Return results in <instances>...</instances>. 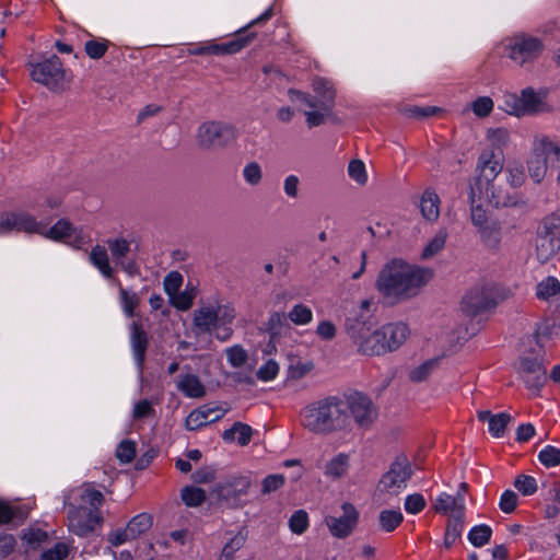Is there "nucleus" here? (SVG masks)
Wrapping results in <instances>:
<instances>
[{
	"label": "nucleus",
	"mask_w": 560,
	"mask_h": 560,
	"mask_svg": "<svg viewBox=\"0 0 560 560\" xmlns=\"http://www.w3.org/2000/svg\"><path fill=\"white\" fill-rule=\"evenodd\" d=\"M432 279V269L394 258L381 268L375 289L386 303L395 305L418 296Z\"/></svg>",
	"instance_id": "f257e3e1"
},
{
	"label": "nucleus",
	"mask_w": 560,
	"mask_h": 560,
	"mask_svg": "<svg viewBox=\"0 0 560 560\" xmlns=\"http://www.w3.org/2000/svg\"><path fill=\"white\" fill-rule=\"evenodd\" d=\"M104 502V494L92 483H84L73 490L65 503L69 530L77 536L85 537L100 529L105 522L101 511Z\"/></svg>",
	"instance_id": "f03ea898"
},
{
	"label": "nucleus",
	"mask_w": 560,
	"mask_h": 560,
	"mask_svg": "<svg viewBox=\"0 0 560 560\" xmlns=\"http://www.w3.org/2000/svg\"><path fill=\"white\" fill-rule=\"evenodd\" d=\"M235 318L236 311L231 303H201L192 312L191 329L196 336L214 335L217 339L226 341L233 335Z\"/></svg>",
	"instance_id": "7ed1b4c3"
},
{
	"label": "nucleus",
	"mask_w": 560,
	"mask_h": 560,
	"mask_svg": "<svg viewBox=\"0 0 560 560\" xmlns=\"http://www.w3.org/2000/svg\"><path fill=\"white\" fill-rule=\"evenodd\" d=\"M273 16V9L268 8L261 15L249 22L245 27L236 32L235 37L229 42L218 43L217 40H206L188 48L190 56H232L247 47L256 37L255 33L244 34L248 28L260 25Z\"/></svg>",
	"instance_id": "20e7f679"
},
{
	"label": "nucleus",
	"mask_w": 560,
	"mask_h": 560,
	"mask_svg": "<svg viewBox=\"0 0 560 560\" xmlns=\"http://www.w3.org/2000/svg\"><path fill=\"white\" fill-rule=\"evenodd\" d=\"M346 331L360 354L373 357L386 353L380 328H374L370 322L348 318Z\"/></svg>",
	"instance_id": "39448f33"
},
{
	"label": "nucleus",
	"mask_w": 560,
	"mask_h": 560,
	"mask_svg": "<svg viewBox=\"0 0 560 560\" xmlns=\"http://www.w3.org/2000/svg\"><path fill=\"white\" fill-rule=\"evenodd\" d=\"M545 48L546 46L541 38L521 32L506 40L504 50L511 61L520 67H524L539 59Z\"/></svg>",
	"instance_id": "423d86ee"
},
{
	"label": "nucleus",
	"mask_w": 560,
	"mask_h": 560,
	"mask_svg": "<svg viewBox=\"0 0 560 560\" xmlns=\"http://www.w3.org/2000/svg\"><path fill=\"white\" fill-rule=\"evenodd\" d=\"M342 398L351 425L355 424L358 429L364 431L370 430L378 417V409L372 398L359 390L343 393Z\"/></svg>",
	"instance_id": "0eeeda50"
},
{
	"label": "nucleus",
	"mask_w": 560,
	"mask_h": 560,
	"mask_svg": "<svg viewBox=\"0 0 560 560\" xmlns=\"http://www.w3.org/2000/svg\"><path fill=\"white\" fill-rule=\"evenodd\" d=\"M30 75L32 80L54 92H62L68 85L66 70L61 59L56 55L43 61L30 63Z\"/></svg>",
	"instance_id": "6e6552de"
},
{
	"label": "nucleus",
	"mask_w": 560,
	"mask_h": 560,
	"mask_svg": "<svg viewBox=\"0 0 560 560\" xmlns=\"http://www.w3.org/2000/svg\"><path fill=\"white\" fill-rule=\"evenodd\" d=\"M198 142L202 148H224L237 138L236 129L228 124L208 121L198 128Z\"/></svg>",
	"instance_id": "1a4fd4ad"
},
{
	"label": "nucleus",
	"mask_w": 560,
	"mask_h": 560,
	"mask_svg": "<svg viewBox=\"0 0 560 560\" xmlns=\"http://www.w3.org/2000/svg\"><path fill=\"white\" fill-rule=\"evenodd\" d=\"M44 231L45 223L26 211H8L0 214V234L10 232L39 234Z\"/></svg>",
	"instance_id": "9d476101"
},
{
	"label": "nucleus",
	"mask_w": 560,
	"mask_h": 560,
	"mask_svg": "<svg viewBox=\"0 0 560 560\" xmlns=\"http://www.w3.org/2000/svg\"><path fill=\"white\" fill-rule=\"evenodd\" d=\"M514 104L511 114L516 116L537 115L541 113L551 112V106L548 105L545 92H536L532 88L524 89L521 95H510Z\"/></svg>",
	"instance_id": "9b49d317"
},
{
	"label": "nucleus",
	"mask_w": 560,
	"mask_h": 560,
	"mask_svg": "<svg viewBox=\"0 0 560 560\" xmlns=\"http://www.w3.org/2000/svg\"><path fill=\"white\" fill-rule=\"evenodd\" d=\"M300 421L301 425L312 433L331 434L327 419L325 397L306 405L300 412Z\"/></svg>",
	"instance_id": "f8f14e48"
},
{
	"label": "nucleus",
	"mask_w": 560,
	"mask_h": 560,
	"mask_svg": "<svg viewBox=\"0 0 560 560\" xmlns=\"http://www.w3.org/2000/svg\"><path fill=\"white\" fill-rule=\"evenodd\" d=\"M495 305V291L491 284L474 287L463 299L462 310L469 316H475Z\"/></svg>",
	"instance_id": "ddd939ff"
},
{
	"label": "nucleus",
	"mask_w": 560,
	"mask_h": 560,
	"mask_svg": "<svg viewBox=\"0 0 560 560\" xmlns=\"http://www.w3.org/2000/svg\"><path fill=\"white\" fill-rule=\"evenodd\" d=\"M341 511L342 514L340 516L328 515L325 517V524L329 533L338 539L349 537L359 523V512L353 504L349 502L342 503Z\"/></svg>",
	"instance_id": "4468645a"
},
{
	"label": "nucleus",
	"mask_w": 560,
	"mask_h": 560,
	"mask_svg": "<svg viewBox=\"0 0 560 560\" xmlns=\"http://www.w3.org/2000/svg\"><path fill=\"white\" fill-rule=\"evenodd\" d=\"M107 247L116 265L130 277L140 275V266L135 259H127L131 250V241L117 236L107 240Z\"/></svg>",
	"instance_id": "2eb2a0df"
},
{
	"label": "nucleus",
	"mask_w": 560,
	"mask_h": 560,
	"mask_svg": "<svg viewBox=\"0 0 560 560\" xmlns=\"http://www.w3.org/2000/svg\"><path fill=\"white\" fill-rule=\"evenodd\" d=\"M486 200L493 207H505L510 203V199L506 194L499 187H497L494 180H476L470 188V201L476 203L477 201Z\"/></svg>",
	"instance_id": "dca6fc26"
},
{
	"label": "nucleus",
	"mask_w": 560,
	"mask_h": 560,
	"mask_svg": "<svg viewBox=\"0 0 560 560\" xmlns=\"http://www.w3.org/2000/svg\"><path fill=\"white\" fill-rule=\"evenodd\" d=\"M411 477V468L406 458H397L389 470L383 476L380 486L383 490L396 493L405 488Z\"/></svg>",
	"instance_id": "f3484780"
},
{
	"label": "nucleus",
	"mask_w": 560,
	"mask_h": 560,
	"mask_svg": "<svg viewBox=\"0 0 560 560\" xmlns=\"http://www.w3.org/2000/svg\"><path fill=\"white\" fill-rule=\"evenodd\" d=\"M325 399L330 433L350 431V416L347 413L342 395L327 396Z\"/></svg>",
	"instance_id": "a211bd4d"
},
{
	"label": "nucleus",
	"mask_w": 560,
	"mask_h": 560,
	"mask_svg": "<svg viewBox=\"0 0 560 560\" xmlns=\"http://www.w3.org/2000/svg\"><path fill=\"white\" fill-rule=\"evenodd\" d=\"M518 373L529 389L539 390L546 381V369L537 358H523Z\"/></svg>",
	"instance_id": "6ab92c4d"
},
{
	"label": "nucleus",
	"mask_w": 560,
	"mask_h": 560,
	"mask_svg": "<svg viewBox=\"0 0 560 560\" xmlns=\"http://www.w3.org/2000/svg\"><path fill=\"white\" fill-rule=\"evenodd\" d=\"M39 234L56 242H66L67 240L72 238L71 244L77 248L83 244L81 230H78L67 219H60L49 229H47V224L45 223V231Z\"/></svg>",
	"instance_id": "aec40b11"
},
{
	"label": "nucleus",
	"mask_w": 560,
	"mask_h": 560,
	"mask_svg": "<svg viewBox=\"0 0 560 560\" xmlns=\"http://www.w3.org/2000/svg\"><path fill=\"white\" fill-rule=\"evenodd\" d=\"M252 486L249 476H233L220 483L215 488L218 498L225 501L236 500L242 495L247 494Z\"/></svg>",
	"instance_id": "412c9836"
},
{
	"label": "nucleus",
	"mask_w": 560,
	"mask_h": 560,
	"mask_svg": "<svg viewBox=\"0 0 560 560\" xmlns=\"http://www.w3.org/2000/svg\"><path fill=\"white\" fill-rule=\"evenodd\" d=\"M380 334L387 353L397 350L408 339L410 331L404 323H389L380 328Z\"/></svg>",
	"instance_id": "4be33fe9"
},
{
	"label": "nucleus",
	"mask_w": 560,
	"mask_h": 560,
	"mask_svg": "<svg viewBox=\"0 0 560 560\" xmlns=\"http://www.w3.org/2000/svg\"><path fill=\"white\" fill-rule=\"evenodd\" d=\"M220 410L209 407H201L192 410L186 418L185 427L189 431H196L205 425L220 420L223 413Z\"/></svg>",
	"instance_id": "5701e85b"
},
{
	"label": "nucleus",
	"mask_w": 560,
	"mask_h": 560,
	"mask_svg": "<svg viewBox=\"0 0 560 560\" xmlns=\"http://www.w3.org/2000/svg\"><path fill=\"white\" fill-rule=\"evenodd\" d=\"M478 166L481 175L476 180L487 182L494 180L503 168L500 154L489 150H485L480 154Z\"/></svg>",
	"instance_id": "b1692460"
},
{
	"label": "nucleus",
	"mask_w": 560,
	"mask_h": 560,
	"mask_svg": "<svg viewBox=\"0 0 560 560\" xmlns=\"http://www.w3.org/2000/svg\"><path fill=\"white\" fill-rule=\"evenodd\" d=\"M441 200L439 195L431 188L423 191L419 201V209L422 217L433 223L440 217Z\"/></svg>",
	"instance_id": "393cba45"
},
{
	"label": "nucleus",
	"mask_w": 560,
	"mask_h": 560,
	"mask_svg": "<svg viewBox=\"0 0 560 560\" xmlns=\"http://www.w3.org/2000/svg\"><path fill=\"white\" fill-rule=\"evenodd\" d=\"M559 249L560 238L548 231L539 233L536 240V253L540 261H548Z\"/></svg>",
	"instance_id": "a878e982"
},
{
	"label": "nucleus",
	"mask_w": 560,
	"mask_h": 560,
	"mask_svg": "<svg viewBox=\"0 0 560 560\" xmlns=\"http://www.w3.org/2000/svg\"><path fill=\"white\" fill-rule=\"evenodd\" d=\"M90 262L101 272L106 279H112L115 275V269L110 265L108 249L102 245L92 247L89 255Z\"/></svg>",
	"instance_id": "bb28decb"
},
{
	"label": "nucleus",
	"mask_w": 560,
	"mask_h": 560,
	"mask_svg": "<svg viewBox=\"0 0 560 560\" xmlns=\"http://www.w3.org/2000/svg\"><path fill=\"white\" fill-rule=\"evenodd\" d=\"M477 417L481 422H488L489 432L494 438H501L505 433V429L511 421V416L506 412L492 415L488 410L478 411Z\"/></svg>",
	"instance_id": "cd10ccee"
},
{
	"label": "nucleus",
	"mask_w": 560,
	"mask_h": 560,
	"mask_svg": "<svg viewBox=\"0 0 560 560\" xmlns=\"http://www.w3.org/2000/svg\"><path fill=\"white\" fill-rule=\"evenodd\" d=\"M177 389L189 398H201L206 395V388L195 374H185L176 383Z\"/></svg>",
	"instance_id": "c85d7f7f"
},
{
	"label": "nucleus",
	"mask_w": 560,
	"mask_h": 560,
	"mask_svg": "<svg viewBox=\"0 0 560 560\" xmlns=\"http://www.w3.org/2000/svg\"><path fill=\"white\" fill-rule=\"evenodd\" d=\"M313 90L319 95V109L330 112L335 104L336 92L332 84L323 79L316 78L313 80Z\"/></svg>",
	"instance_id": "c756f323"
},
{
	"label": "nucleus",
	"mask_w": 560,
	"mask_h": 560,
	"mask_svg": "<svg viewBox=\"0 0 560 560\" xmlns=\"http://www.w3.org/2000/svg\"><path fill=\"white\" fill-rule=\"evenodd\" d=\"M434 510L438 513L456 512V516L463 517L464 498L462 495L452 497L445 492L441 493L434 502Z\"/></svg>",
	"instance_id": "7c9ffc66"
},
{
	"label": "nucleus",
	"mask_w": 560,
	"mask_h": 560,
	"mask_svg": "<svg viewBox=\"0 0 560 560\" xmlns=\"http://www.w3.org/2000/svg\"><path fill=\"white\" fill-rule=\"evenodd\" d=\"M131 346L139 366H142L148 347V336L142 326L133 323L131 332Z\"/></svg>",
	"instance_id": "2f4dec72"
},
{
	"label": "nucleus",
	"mask_w": 560,
	"mask_h": 560,
	"mask_svg": "<svg viewBox=\"0 0 560 560\" xmlns=\"http://www.w3.org/2000/svg\"><path fill=\"white\" fill-rule=\"evenodd\" d=\"M349 466V455L339 453L326 463L325 475L332 479H339L348 472Z\"/></svg>",
	"instance_id": "473e14b6"
},
{
	"label": "nucleus",
	"mask_w": 560,
	"mask_h": 560,
	"mask_svg": "<svg viewBox=\"0 0 560 560\" xmlns=\"http://www.w3.org/2000/svg\"><path fill=\"white\" fill-rule=\"evenodd\" d=\"M253 436V430L248 424L235 422L231 429L223 432L222 439L225 442L237 441L241 446L247 445Z\"/></svg>",
	"instance_id": "72a5a7b5"
},
{
	"label": "nucleus",
	"mask_w": 560,
	"mask_h": 560,
	"mask_svg": "<svg viewBox=\"0 0 560 560\" xmlns=\"http://www.w3.org/2000/svg\"><path fill=\"white\" fill-rule=\"evenodd\" d=\"M478 233L486 246L490 248L499 246L501 242V224L499 221L492 220L491 222L482 225L478 229Z\"/></svg>",
	"instance_id": "f704fd0d"
},
{
	"label": "nucleus",
	"mask_w": 560,
	"mask_h": 560,
	"mask_svg": "<svg viewBox=\"0 0 560 560\" xmlns=\"http://www.w3.org/2000/svg\"><path fill=\"white\" fill-rule=\"evenodd\" d=\"M404 521L399 510H383L378 515V527L386 533L394 532Z\"/></svg>",
	"instance_id": "c9c22d12"
},
{
	"label": "nucleus",
	"mask_w": 560,
	"mask_h": 560,
	"mask_svg": "<svg viewBox=\"0 0 560 560\" xmlns=\"http://www.w3.org/2000/svg\"><path fill=\"white\" fill-rule=\"evenodd\" d=\"M197 292L195 287H187L184 291H177L174 295H170L172 305L179 311H188L196 299Z\"/></svg>",
	"instance_id": "e433bc0d"
},
{
	"label": "nucleus",
	"mask_w": 560,
	"mask_h": 560,
	"mask_svg": "<svg viewBox=\"0 0 560 560\" xmlns=\"http://www.w3.org/2000/svg\"><path fill=\"white\" fill-rule=\"evenodd\" d=\"M152 526V517L147 513H141L132 517L127 524L128 532L135 539L148 532Z\"/></svg>",
	"instance_id": "4c0bfd02"
},
{
	"label": "nucleus",
	"mask_w": 560,
	"mask_h": 560,
	"mask_svg": "<svg viewBox=\"0 0 560 560\" xmlns=\"http://www.w3.org/2000/svg\"><path fill=\"white\" fill-rule=\"evenodd\" d=\"M446 238L447 231L445 229H440L429 244L423 248L421 257L423 259H429L440 253L445 246Z\"/></svg>",
	"instance_id": "58836bf2"
},
{
	"label": "nucleus",
	"mask_w": 560,
	"mask_h": 560,
	"mask_svg": "<svg viewBox=\"0 0 560 560\" xmlns=\"http://www.w3.org/2000/svg\"><path fill=\"white\" fill-rule=\"evenodd\" d=\"M492 529L488 525H477L468 533V540L472 546L480 548L490 541Z\"/></svg>",
	"instance_id": "ea45409f"
},
{
	"label": "nucleus",
	"mask_w": 560,
	"mask_h": 560,
	"mask_svg": "<svg viewBox=\"0 0 560 560\" xmlns=\"http://www.w3.org/2000/svg\"><path fill=\"white\" fill-rule=\"evenodd\" d=\"M463 530V517L462 516H453L450 520L445 536H444V546L446 548H451L457 539H459Z\"/></svg>",
	"instance_id": "a19ab883"
},
{
	"label": "nucleus",
	"mask_w": 560,
	"mask_h": 560,
	"mask_svg": "<svg viewBox=\"0 0 560 560\" xmlns=\"http://www.w3.org/2000/svg\"><path fill=\"white\" fill-rule=\"evenodd\" d=\"M469 108L478 118L490 116L494 108V102L490 96H479L469 104Z\"/></svg>",
	"instance_id": "79ce46f5"
},
{
	"label": "nucleus",
	"mask_w": 560,
	"mask_h": 560,
	"mask_svg": "<svg viewBox=\"0 0 560 560\" xmlns=\"http://www.w3.org/2000/svg\"><path fill=\"white\" fill-rule=\"evenodd\" d=\"M436 365H438V360H428V361L423 362L422 364L413 368L409 372V380L413 383L424 382L425 380H428V377L434 371Z\"/></svg>",
	"instance_id": "37998d69"
},
{
	"label": "nucleus",
	"mask_w": 560,
	"mask_h": 560,
	"mask_svg": "<svg viewBox=\"0 0 560 560\" xmlns=\"http://www.w3.org/2000/svg\"><path fill=\"white\" fill-rule=\"evenodd\" d=\"M560 292V282L553 278L548 277L537 285V298L540 300H548Z\"/></svg>",
	"instance_id": "c03bdc74"
},
{
	"label": "nucleus",
	"mask_w": 560,
	"mask_h": 560,
	"mask_svg": "<svg viewBox=\"0 0 560 560\" xmlns=\"http://www.w3.org/2000/svg\"><path fill=\"white\" fill-rule=\"evenodd\" d=\"M180 497L187 506L196 508L205 502L206 492L200 488L187 486L182 490Z\"/></svg>",
	"instance_id": "a18cd8bd"
},
{
	"label": "nucleus",
	"mask_w": 560,
	"mask_h": 560,
	"mask_svg": "<svg viewBox=\"0 0 560 560\" xmlns=\"http://www.w3.org/2000/svg\"><path fill=\"white\" fill-rule=\"evenodd\" d=\"M119 289V299L124 308V312L127 316L132 317L135 315V310L138 307L140 299L136 293H131L121 284H118Z\"/></svg>",
	"instance_id": "49530a36"
},
{
	"label": "nucleus",
	"mask_w": 560,
	"mask_h": 560,
	"mask_svg": "<svg viewBox=\"0 0 560 560\" xmlns=\"http://www.w3.org/2000/svg\"><path fill=\"white\" fill-rule=\"evenodd\" d=\"M549 500L551 501L545 508V517L555 518L560 514V483L556 482L549 490Z\"/></svg>",
	"instance_id": "de8ad7c7"
},
{
	"label": "nucleus",
	"mask_w": 560,
	"mask_h": 560,
	"mask_svg": "<svg viewBox=\"0 0 560 560\" xmlns=\"http://www.w3.org/2000/svg\"><path fill=\"white\" fill-rule=\"evenodd\" d=\"M288 317L295 325H306L312 322L313 312L308 306L300 303L293 306Z\"/></svg>",
	"instance_id": "09e8293b"
},
{
	"label": "nucleus",
	"mask_w": 560,
	"mask_h": 560,
	"mask_svg": "<svg viewBox=\"0 0 560 560\" xmlns=\"http://www.w3.org/2000/svg\"><path fill=\"white\" fill-rule=\"evenodd\" d=\"M109 42L105 38L91 39L84 45L86 55L92 59H101L107 51Z\"/></svg>",
	"instance_id": "8fccbe9b"
},
{
	"label": "nucleus",
	"mask_w": 560,
	"mask_h": 560,
	"mask_svg": "<svg viewBox=\"0 0 560 560\" xmlns=\"http://www.w3.org/2000/svg\"><path fill=\"white\" fill-rule=\"evenodd\" d=\"M487 140L491 147L495 149H501L505 147L510 141V132L508 129L499 127V128H490L487 131Z\"/></svg>",
	"instance_id": "3c124183"
},
{
	"label": "nucleus",
	"mask_w": 560,
	"mask_h": 560,
	"mask_svg": "<svg viewBox=\"0 0 560 560\" xmlns=\"http://www.w3.org/2000/svg\"><path fill=\"white\" fill-rule=\"evenodd\" d=\"M244 180L250 186H257L262 179V170L257 162H249L243 168Z\"/></svg>",
	"instance_id": "603ef678"
},
{
	"label": "nucleus",
	"mask_w": 560,
	"mask_h": 560,
	"mask_svg": "<svg viewBox=\"0 0 560 560\" xmlns=\"http://www.w3.org/2000/svg\"><path fill=\"white\" fill-rule=\"evenodd\" d=\"M538 458L547 468L558 466L560 465V448L547 445L539 452Z\"/></svg>",
	"instance_id": "864d4df0"
},
{
	"label": "nucleus",
	"mask_w": 560,
	"mask_h": 560,
	"mask_svg": "<svg viewBox=\"0 0 560 560\" xmlns=\"http://www.w3.org/2000/svg\"><path fill=\"white\" fill-rule=\"evenodd\" d=\"M289 526L294 534H303L308 527L307 513L304 510L295 511L289 520Z\"/></svg>",
	"instance_id": "5fc2aeb1"
},
{
	"label": "nucleus",
	"mask_w": 560,
	"mask_h": 560,
	"mask_svg": "<svg viewBox=\"0 0 560 560\" xmlns=\"http://www.w3.org/2000/svg\"><path fill=\"white\" fill-rule=\"evenodd\" d=\"M514 487L523 495H532L537 491V481L534 477L528 475H520L514 481Z\"/></svg>",
	"instance_id": "6e6d98bb"
},
{
	"label": "nucleus",
	"mask_w": 560,
	"mask_h": 560,
	"mask_svg": "<svg viewBox=\"0 0 560 560\" xmlns=\"http://www.w3.org/2000/svg\"><path fill=\"white\" fill-rule=\"evenodd\" d=\"M547 164L549 163L547 162L546 158L541 159L539 156L528 162L529 174L536 183H540L545 177L548 168Z\"/></svg>",
	"instance_id": "4d7b16f0"
},
{
	"label": "nucleus",
	"mask_w": 560,
	"mask_h": 560,
	"mask_svg": "<svg viewBox=\"0 0 560 560\" xmlns=\"http://www.w3.org/2000/svg\"><path fill=\"white\" fill-rule=\"evenodd\" d=\"M117 458L124 463H130L136 456V443L133 441H122L116 450Z\"/></svg>",
	"instance_id": "13d9d810"
},
{
	"label": "nucleus",
	"mask_w": 560,
	"mask_h": 560,
	"mask_svg": "<svg viewBox=\"0 0 560 560\" xmlns=\"http://www.w3.org/2000/svg\"><path fill=\"white\" fill-rule=\"evenodd\" d=\"M349 176L359 185H364L368 180L365 165L360 160H352L348 166Z\"/></svg>",
	"instance_id": "bf43d9fd"
},
{
	"label": "nucleus",
	"mask_w": 560,
	"mask_h": 560,
	"mask_svg": "<svg viewBox=\"0 0 560 560\" xmlns=\"http://www.w3.org/2000/svg\"><path fill=\"white\" fill-rule=\"evenodd\" d=\"M285 482V478L281 474L268 475L261 481V493L269 494L280 489Z\"/></svg>",
	"instance_id": "052dcab7"
},
{
	"label": "nucleus",
	"mask_w": 560,
	"mask_h": 560,
	"mask_svg": "<svg viewBox=\"0 0 560 560\" xmlns=\"http://www.w3.org/2000/svg\"><path fill=\"white\" fill-rule=\"evenodd\" d=\"M183 280V276L178 271H172L164 278L163 285L168 296L179 291Z\"/></svg>",
	"instance_id": "680f3d73"
},
{
	"label": "nucleus",
	"mask_w": 560,
	"mask_h": 560,
	"mask_svg": "<svg viewBox=\"0 0 560 560\" xmlns=\"http://www.w3.org/2000/svg\"><path fill=\"white\" fill-rule=\"evenodd\" d=\"M492 220L493 219L489 218L486 210L482 209L481 201H477L476 203L471 202V222L477 229Z\"/></svg>",
	"instance_id": "e2e57ef3"
},
{
	"label": "nucleus",
	"mask_w": 560,
	"mask_h": 560,
	"mask_svg": "<svg viewBox=\"0 0 560 560\" xmlns=\"http://www.w3.org/2000/svg\"><path fill=\"white\" fill-rule=\"evenodd\" d=\"M425 505V499L420 493L410 494L405 500V510L410 514L420 513Z\"/></svg>",
	"instance_id": "0e129e2a"
},
{
	"label": "nucleus",
	"mask_w": 560,
	"mask_h": 560,
	"mask_svg": "<svg viewBox=\"0 0 560 560\" xmlns=\"http://www.w3.org/2000/svg\"><path fill=\"white\" fill-rule=\"evenodd\" d=\"M544 150L550 170H556V165L560 164V145L547 141L544 142Z\"/></svg>",
	"instance_id": "69168bd1"
},
{
	"label": "nucleus",
	"mask_w": 560,
	"mask_h": 560,
	"mask_svg": "<svg viewBox=\"0 0 560 560\" xmlns=\"http://www.w3.org/2000/svg\"><path fill=\"white\" fill-rule=\"evenodd\" d=\"M68 553V546L63 542H58L52 548L44 551L40 560H63Z\"/></svg>",
	"instance_id": "338daca9"
},
{
	"label": "nucleus",
	"mask_w": 560,
	"mask_h": 560,
	"mask_svg": "<svg viewBox=\"0 0 560 560\" xmlns=\"http://www.w3.org/2000/svg\"><path fill=\"white\" fill-rule=\"evenodd\" d=\"M245 537L241 534L235 535L223 548L221 557L225 560H232L234 553L243 547Z\"/></svg>",
	"instance_id": "774afa93"
}]
</instances>
